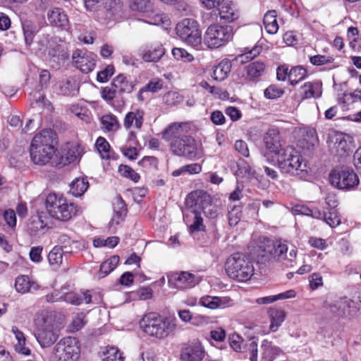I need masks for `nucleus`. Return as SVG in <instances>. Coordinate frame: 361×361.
I'll return each instance as SVG.
<instances>
[{"mask_svg":"<svg viewBox=\"0 0 361 361\" xmlns=\"http://www.w3.org/2000/svg\"><path fill=\"white\" fill-rule=\"evenodd\" d=\"M80 352L78 339L71 336L62 338L54 348V356L59 361H76Z\"/></svg>","mask_w":361,"mask_h":361,"instance_id":"nucleus-10","label":"nucleus"},{"mask_svg":"<svg viewBox=\"0 0 361 361\" xmlns=\"http://www.w3.org/2000/svg\"><path fill=\"white\" fill-rule=\"evenodd\" d=\"M47 19L52 25L63 30H66L68 27L69 21L68 16L61 8H54L48 11Z\"/></svg>","mask_w":361,"mask_h":361,"instance_id":"nucleus-24","label":"nucleus"},{"mask_svg":"<svg viewBox=\"0 0 361 361\" xmlns=\"http://www.w3.org/2000/svg\"><path fill=\"white\" fill-rule=\"evenodd\" d=\"M89 188V183L85 178H76L70 184V192L75 197H81Z\"/></svg>","mask_w":361,"mask_h":361,"instance_id":"nucleus-40","label":"nucleus"},{"mask_svg":"<svg viewBox=\"0 0 361 361\" xmlns=\"http://www.w3.org/2000/svg\"><path fill=\"white\" fill-rule=\"evenodd\" d=\"M235 166H232V170L234 171L235 176L248 179L255 178L258 180L259 187L262 189H266L269 187V181L264 180L262 177H259L245 159H238L235 162Z\"/></svg>","mask_w":361,"mask_h":361,"instance_id":"nucleus-18","label":"nucleus"},{"mask_svg":"<svg viewBox=\"0 0 361 361\" xmlns=\"http://www.w3.org/2000/svg\"><path fill=\"white\" fill-rule=\"evenodd\" d=\"M100 123L102 129L107 133L116 132L121 127L118 118L111 113L103 115L100 118Z\"/></svg>","mask_w":361,"mask_h":361,"instance_id":"nucleus-31","label":"nucleus"},{"mask_svg":"<svg viewBox=\"0 0 361 361\" xmlns=\"http://www.w3.org/2000/svg\"><path fill=\"white\" fill-rule=\"evenodd\" d=\"M112 86L120 93H130L134 88V83L123 74L117 75L112 81Z\"/></svg>","mask_w":361,"mask_h":361,"instance_id":"nucleus-37","label":"nucleus"},{"mask_svg":"<svg viewBox=\"0 0 361 361\" xmlns=\"http://www.w3.org/2000/svg\"><path fill=\"white\" fill-rule=\"evenodd\" d=\"M279 168L282 173L300 176L308 173H316L317 169L310 166V161L313 159H276Z\"/></svg>","mask_w":361,"mask_h":361,"instance_id":"nucleus-11","label":"nucleus"},{"mask_svg":"<svg viewBox=\"0 0 361 361\" xmlns=\"http://www.w3.org/2000/svg\"><path fill=\"white\" fill-rule=\"evenodd\" d=\"M231 62L230 60L225 59L221 61L213 70L212 77L215 80L223 81L229 75L231 71Z\"/></svg>","mask_w":361,"mask_h":361,"instance_id":"nucleus-34","label":"nucleus"},{"mask_svg":"<svg viewBox=\"0 0 361 361\" xmlns=\"http://www.w3.org/2000/svg\"><path fill=\"white\" fill-rule=\"evenodd\" d=\"M202 307L210 310L225 309L233 305V300L229 297L204 295L198 302Z\"/></svg>","mask_w":361,"mask_h":361,"instance_id":"nucleus-21","label":"nucleus"},{"mask_svg":"<svg viewBox=\"0 0 361 361\" xmlns=\"http://www.w3.org/2000/svg\"><path fill=\"white\" fill-rule=\"evenodd\" d=\"M206 351L199 340H193L185 344L180 350V361H202Z\"/></svg>","mask_w":361,"mask_h":361,"instance_id":"nucleus-17","label":"nucleus"},{"mask_svg":"<svg viewBox=\"0 0 361 361\" xmlns=\"http://www.w3.org/2000/svg\"><path fill=\"white\" fill-rule=\"evenodd\" d=\"M49 214L59 221H67L77 215L78 206L69 202L61 194L49 193L45 200Z\"/></svg>","mask_w":361,"mask_h":361,"instance_id":"nucleus-3","label":"nucleus"},{"mask_svg":"<svg viewBox=\"0 0 361 361\" xmlns=\"http://www.w3.org/2000/svg\"><path fill=\"white\" fill-rule=\"evenodd\" d=\"M95 148L100 154L101 158H110V145L105 138L99 137L95 142Z\"/></svg>","mask_w":361,"mask_h":361,"instance_id":"nucleus-54","label":"nucleus"},{"mask_svg":"<svg viewBox=\"0 0 361 361\" xmlns=\"http://www.w3.org/2000/svg\"><path fill=\"white\" fill-rule=\"evenodd\" d=\"M262 50V47L261 46L255 45L251 49L238 55L236 57V60L243 63H246L259 56Z\"/></svg>","mask_w":361,"mask_h":361,"instance_id":"nucleus-53","label":"nucleus"},{"mask_svg":"<svg viewBox=\"0 0 361 361\" xmlns=\"http://www.w3.org/2000/svg\"><path fill=\"white\" fill-rule=\"evenodd\" d=\"M165 49L160 43H155L145 50L142 59L146 62H157L164 55Z\"/></svg>","mask_w":361,"mask_h":361,"instance_id":"nucleus-30","label":"nucleus"},{"mask_svg":"<svg viewBox=\"0 0 361 361\" xmlns=\"http://www.w3.org/2000/svg\"><path fill=\"white\" fill-rule=\"evenodd\" d=\"M56 139V134L53 130H42L32 139L30 149V158H52L56 152L53 144Z\"/></svg>","mask_w":361,"mask_h":361,"instance_id":"nucleus-5","label":"nucleus"},{"mask_svg":"<svg viewBox=\"0 0 361 361\" xmlns=\"http://www.w3.org/2000/svg\"><path fill=\"white\" fill-rule=\"evenodd\" d=\"M270 253L275 259L287 260L292 266V262H294L297 255V250L293 246L289 249L286 240H279L275 242Z\"/></svg>","mask_w":361,"mask_h":361,"instance_id":"nucleus-19","label":"nucleus"},{"mask_svg":"<svg viewBox=\"0 0 361 361\" xmlns=\"http://www.w3.org/2000/svg\"><path fill=\"white\" fill-rule=\"evenodd\" d=\"M87 322L86 313L78 312L73 315L68 329L71 332H77L83 328Z\"/></svg>","mask_w":361,"mask_h":361,"instance_id":"nucleus-47","label":"nucleus"},{"mask_svg":"<svg viewBox=\"0 0 361 361\" xmlns=\"http://www.w3.org/2000/svg\"><path fill=\"white\" fill-rule=\"evenodd\" d=\"M172 54L176 60H182L184 62H191L194 60L193 56L183 48H173Z\"/></svg>","mask_w":361,"mask_h":361,"instance_id":"nucleus-60","label":"nucleus"},{"mask_svg":"<svg viewBox=\"0 0 361 361\" xmlns=\"http://www.w3.org/2000/svg\"><path fill=\"white\" fill-rule=\"evenodd\" d=\"M33 163L39 166L50 165L51 166L61 169L71 164L70 159H31Z\"/></svg>","mask_w":361,"mask_h":361,"instance_id":"nucleus-52","label":"nucleus"},{"mask_svg":"<svg viewBox=\"0 0 361 361\" xmlns=\"http://www.w3.org/2000/svg\"><path fill=\"white\" fill-rule=\"evenodd\" d=\"M65 252L59 246H54L49 252L48 261L53 269H58L63 263Z\"/></svg>","mask_w":361,"mask_h":361,"instance_id":"nucleus-42","label":"nucleus"},{"mask_svg":"<svg viewBox=\"0 0 361 361\" xmlns=\"http://www.w3.org/2000/svg\"><path fill=\"white\" fill-rule=\"evenodd\" d=\"M130 7L133 11L147 12L151 9L152 6L149 0H133Z\"/></svg>","mask_w":361,"mask_h":361,"instance_id":"nucleus-61","label":"nucleus"},{"mask_svg":"<svg viewBox=\"0 0 361 361\" xmlns=\"http://www.w3.org/2000/svg\"><path fill=\"white\" fill-rule=\"evenodd\" d=\"M87 10L97 12L99 20L106 25L126 17L120 0H84Z\"/></svg>","mask_w":361,"mask_h":361,"instance_id":"nucleus-2","label":"nucleus"},{"mask_svg":"<svg viewBox=\"0 0 361 361\" xmlns=\"http://www.w3.org/2000/svg\"><path fill=\"white\" fill-rule=\"evenodd\" d=\"M96 59L94 53L86 49H78L72 54L73 64L83 73H89L94 69Z\"/></svg>","mask_w":361,"mask_h":361,"instance_id":"nucleus-15","label":"nucleus"},{"mask_svg":"<svg viewBox=\"0 0 361 361\" xmlns=\"http://www.w3.org/2000/svg\"><path fill=\"white\" fill-rule=\"evenodd\" d=\"M265 66L262 62L255 61L249 64L247 67V74L250 80H254L260 77L264 73Z\"/></svg>","mask_w":361,"mask_h":361,"instance_id":"nucleus-48","label":"nucleus"},{"mask_svg":"<svg viewBox=\"0 0 361 361\" xmlns=\"http://www.w3.org/2000/svg\"><path fill=\"white\" fill-rule=\"evenodd\" d=\"M193 214V222L189 226V232L190 233L204 231V226L203 224V219L201 216V213L196 209L191 211Z\"/></svg>","mask_w":361,"mask_h":361,"instance_id":"nucleus-51","label":"nucleus"},{"mask_svg":"<svg viewBox=\"0 0 361 361\" xmlns=\"http://www.w3.org/2000/svg\"><path fill=\"white\" fill-rule=\"evenodd\" d=\"M219 15L226 23H232L239 18V12L233 3L223 4L219 8Z\"/></svg>","mask_w":361,"mask_h":361,"instance_id":"nucleus-29","label":"nucleus"},{"mask_svg":"<svg viewBox=\"0 0 361 361\" xmlns=\"http://www.w3.org/2000/svg\"><path fill=\"white\" fill-rule=\"evenodd\" d=\"M47 214L44 212H38L36 216L31 219L30 230L33 232H37L48 227Z\"/></svg>","mask_w":361,"mask_h":361,"instance_id":"nucleus-45","label":"nucleus"},{"mask_svg":"<svg viewBox=\"0 0 361 361\" xmlns=\"http://www.w3.org/2000/svg\"><path fill=\"white\" fill-rule=\"evenodd\" d=\"M310 63L314 66H327L329 70L337 68L338 66L335 63L334 58L329 55L317 54L310 58Z\"/></svg>","mask_w":361,"mask_h":361,"instance_id":"nucleus-44","label":"nucleus"},{"mask_svg":"<svg viewBox=\"0 0 361 361\" xmlns=\"http://www.w3.org/2000/svg\"><path fill=\"white\" fill-rule=\"evenodd\" d=\"M284 93L282 88L276 85H271L265 89L264 97L269 99H276L281 97Z\"/></svg>","mask_w":361,"mask_h":361,"instance_id":"nucleus-58","label":"nucleus"},{"mask_svg":"<svg viewBox=\"0 0 361 361\" xmlns=\"http://www.w3.org/2000/svg\"><path fill=\"white\" fill-rule=\"evenodd\" d=\"M335 147L338 152L339 158H345L349 156L350 145L345 139V135L342 133L336 135Z\"/></svg>","mask_w":361,"mask_h":361,"instance_id":"nucleus-46","label":"nucleus"},{"mask_svg":"<svg viewBox=\"0 0 361 361\" xmlns=\"http://www.w3.org/2000/svg\"><path fill=\"white\" fill-rule=\"evenodd\" d=\"M326 309L332 317L338 318L353 317L358 311L357 303L346 297L340 298L328 304Z\"/></svg>","mask_w":361,"mask_h":361,"instance_id":"nucleus-12","label":"nucleus"},{"mask_svg":"<svg viewBox=\"0 0 361 361\" xmlns=\"http://www.w3.org/2000/svg\"><path fill=\"white\" fill-rule=\"evenodd\" d=\"M264 142L267 149L275 155H281L283 151L279 130L276 128L268 130L264 136Z\"/></svg>","mask_w":361,"mask_h":361,"instance_id":"nucleus-23","label":"nucleus"},{"mask_svg":"<svg viewBox=\"0 0 361 361\" xmlns=\"http://www.w3.org/2000/svg\"><path fill=\"white\" fill-rule=\"evenodd\" d=\"M306 76V70L301 66L292 68L288 73V80L291 85H297Z\"/></svg>","mask_w":361,"mask_h":361,"instance_id":"nucleus-49","label":"nucleus"},{"mask_svg":"<svg viewBox=\"0 0 361 361\" xmlns=\"http://www.w3.org/2000/svg\"><path fill=\"white\" fill-rule=\"evenodd\" d=\"M281 352V348L271 341L264 340L261 344L260 361H274Z\"/></svg>","mask_w":361,"mask_h":361,"instance_id":"nucleus-27","label":"nucleus"},{"mask_svg":"<svg viewBox=\"0 0 361 361\" xmlns=\"http://www.w3.org/2000/svg\"><path fill=\"white\" fill-rule=\"evenodd\" d=\"M145 111L141 109H135L128 111L123 118V127L129 130L127 142L136 143L137 135L133 129L140 130L144 123Z\"/></svg>","mask_w":361,"mask_h":361,"instance_id":"nucleus-13","label":"nucleus"},{"mask_svg":"<svg viewBox=\"0 0 361 361\" xmlns=\"http://www.w3.org/2000/svg\"><path fill=\"white\" fill-rule=\"evenodd\" d=\"M263 23L264 28L269 34H275L279 30L276 20V12L274 10L269 11L264 16Z\"/></svg>","mask_w":361,"mask_h":361,"instance_id":"nucleus-43","label":"nucleus"},{"mask_svg":"<svg viewBox=\"0 0 361 361\" xmlns=\"http://www.w3.org/2000/svg\"><path fill=\"white\" fill-rule=\"evenodd\" d=\"M190 129L188 122H174L169 124L162 133V137L171 142L176 139H180Z\"/></svg>","mask_w":361,"mask_h":361,"instance_id":"nucleus-22","label":"nucleus"},{"mask_svg":"<svg viewBox=\"0 0 361 361\" xmlns=\"http://www.w3.org/2000/svg\"><path fill=\"white\" fill-rule=\"evenodd\" d=\"M322 93V83L318 82H305L300 90V94L302 99L318 98L321 97Z\"/></svg>","mask_w":361,"mask_h":361,"instance_id":"nucleus-26","label":"nucleus"},{"mask_svg":"<svg viewBox=\"0 0 361 361\" xmlns=\"http://www.w3.org/2000/svg\"><path fill=\"white\" fill-rule=\"evenodd\" d=\"M176 32L180 39L195 49H198L202 43V34L198 23L192 18H185L176 27Z\"/></svg>","mask_w":361,"mask_h":361,"instance_id":"nucleus-9","label":"nucleus"},{"mask_svg":"<svg viewBox=\"0 0 361 361\" xmlns=\"http://www.w3.org/2000/svg\"><path fill=\"white\" fill-rule=\"evenodd\" d=\"M233 29L230 25L212 24L203 36V43L209 49H216L226 46L233 38Z\"/></svg>","mask_w":361,"mask_h":361,"instance_id":"nucleus-7","label":"nucleus"},{"mask_svg":"<svg viewBox=\"0 0 361 361\" xmlns=\"http://www.w3.org/2000/svg\"><path fill=\"white\" fill-rule=\"evenodd\" d=\"M11 331L17 340V343L14 346L16 351L24 355H30V350L25 345L26 339L23 332L16 326H13Z\"/></svg>","mask_w":361,"mask_h":361,"instance_id":"nucleus-38","label":"nucleus"},{"mask_svg":"<svg viewBox=\"0 0 361 361\" xmlns=\"http://www.w3.org/2000/svg\"><path fill=\"white\" fill-rule=\"evenodd\" d=\"M170 147L173 154L178 157H194L197 151L196 140L190 135H184L172 141Z\"/></svg>","mask_w":361,"mask_h":361,"instance_id":"nucleus-14","label":"nucleus"},{"mask_svg":"<svg viewBox=\"0 0 361 361\" xmlns=\"http://www.w3.org/2000/svg\"><path fill=\"white\" fill-rule=\"evenodd\" d=\"M99 356L102 361H124L121 353L114 346H104L100 348Z\"/></svg>","mask_w":361,"mask_h":361,"instance_id":"nucleus-32","label":"nucleus"},{"mask_svg":"<svg viewBox=\"0 0 361 361\" xmlns=\"http://www.w3.org/2000/svg\"><path fill=\"white\" fill-rule=\"evenodd\" d=\"M297 146L303 151L310 150L318 142L315 129L302 128L297 132Z\"/></svg>","mask_w":361,"mask_h":361,"instance_id":"nucleus-20","label":"nucleus"},{"mask_svg":"<svg viewBox=\"0 0 361 361\" xmlns=\"http://www.w3.org/2000/svg\"><path fill=\"white\" fill-rule=\"evenodd\" d=\"M34 335L42 348H49L58 340L59 329L51 318H42L37 320Z\"/></svg>","mask_w":361,"mask_h":361,"instance_id":"nucleus-8","label":"nucleus"},{"mask_svg":"<svg viewBox=\"0 0 361 361\" xmlns=\"http://www.w3.org/2000/svg\"><path fill=\"white\" fill-rule=\"evenodd\" d=\"M119 262V257L118 255H113L103 262L98 272V278L103 279L108 276L113 271Z\"/></svg>","mask_w":361,"mask_h":361,"instance_id":"nucleus-39","label":"nucleus"},{"mask_svg":"<svg viewBox=\"0 0 361 361\" xmlns=\"http://www.w3.org/2000/svg\"><path fill=\"white\" fill-rule=\"evenodd\" d=\"M330 183L335 188L343 190H355L360 184V180L353 169L346 165L335 167L329 176Z\"/></svg>","mask_w":361,"mask_h":361,"instance_id":"nucleus-6","label":"nucleus"},{"mask_svg":"<svg viewBox=\"0 0 361 361\" xmlns=\"http://www.w3.org/2000/svg\"><path fill=\"white\" fill-rule=\"evenodd\" d=\"M168 278L169 286L179 290L192 288L201 281L200 277L188 271L175 272Z\"/></svg>","mask_w":361,"mask_h":361,"instance_id":"nucleus-16","label":"nucleus"},{"mask_svg":"<svg viewBox=\"0 0 361 361\" xmlns=\"http://www.w3.org/2000/svg\"><path fill=\"white\" fill-rule=\"evenodd\" d=\"M164 102L169 106H175L183 101V96L178 92L170 91L163 96Z\"/></svg>","mask_w":361,"mask_h":361,"instance_id":"nucleus-56","label":"nucleus"},{"mask_svg":"<svg viewBox=\"0 0 361 361\" xmlns=\"http://www.w3.org/2000/svg\"><path fill=\"white\" fill-rule=\"evenodd\" d=\"M15 288L17 292L25 294L32 289L37 290L39 286L35 282L31 281L27 276L21 275L16 278Z\"/></svg>","mask_w":361,"mask_h":361,"instance_id":"nucleus-35","label":"nucleus"},{"mask_svg":"<svg viewBox=\"0 0 361 361\" xmlns=\"http://www.w3.org/2000/svg\"><path fill=\"white\" fill-rule=\"evenodd\" d=\"M331 228L338 226L341 223V219L335 210L322 214V218Z\"/></svg>","mask_w":361,"mask_h":361,"instance_id":"nucleus-59","label":"nucleus"},{"mask_svg":"<svg viewBox=\"0 0 361 361\" xmlns=\"http://www.w3.org/2000/svg\"><path fill=\"white\" fill-rule=\"evenodd\" d=\"M62 300L72 305H79L83 302L81 293L70 292L63 295Z\"/></svg>","mask_w":361,"mask_h":361,"instance_id":"nucleus-63","label":"nucleus"},{"mask_svg":"<svg viewBox=\"0 0 361 361\" xmlns=\"http://www.w3.org/2000/svg\"><path fill=\"white\" fill-rule=\"evenodd\" d=\"M268 313L270 319L269 329L276 332L284 322L286 312L281 309L270 308Z\"/></svg>","mask_w":361,"mask_h":361,"instance_id":"nucleus-33","label":"nucleus"},{"mask_svg":"<svg viewBox=\"0 0 361 361\" xmlns=\"http://www.w3.org/2000/svg\"><path fill=\"white\" fill-rule=\"evenodd\" d=\"M225 269L230 278L240 282L249 281L255 273L252 260L240 252L234 253L227 259Z\"/></svg>","mask_w":361,"mask_h":361,"instance_id":"nucleus-4","label":"nucleus"},{"mask_svg":"<svg viewBox=\"0 0 361 361\" xmlns=\"http://www.w3.org/2000/svg\"><path fill=\"white\" fill-rule=\"evenodd\" d=\"M58 243L65 252V258L73 252L84 247V243L81 240H73L66 234H61L58 238Z\"/></svg>","mask_w":361,"mask_h":361,"instance_id":"nucleus-25","label":"nucleus"},{"mask_svg":"<svg viewBox=\"0 0 361 361\" xmlns=\"http://www.w3.org/2000/svg\"><path fill=\"white\" fill-rule=\"evenodd\" d=\"M293 211L295 214H301L312 216L315 219H321L322 213L317 209H311L303 204H296L293 207Z\"/></svg>","mask_w":361,"mask_h":361,"instance_id":"nucleus-50","label":"nucleus"},{"mask_svg":"<svg viewBox=\"0 0 361 361\" xmlns=\"http://www.w3.org/2000/svg\"><path fill=\"white\" fill-rule=\"evenodd\" d=\"M22 28L25 42L27 46H30L33 42L35 35L39 32V27L33 21L25 20L22 22Z\"/></svg>","mask_w":361,"mask_h":361,"instance_id":"nucleus-36","label":"nucleus"},{"mask_svg":"<svg viewBox=\"0 0 361 361\" xmlns=\"http://www.w3.org/2000/svg\"><path fill=\"white\" fill-rule=\"evenodd\" d=\"M202 171V166L199 164H191L183 166L180 169L173 171L172 175L175 177L179 176L183 173L188 174H197Z\"/></svg>","mask_w":361,"mask_h":361,"instance_id":"nucleus-55","label":"nucleus"},{"mask_svg":"<svg viewBox=\"0 0 361 361\" xmlns=\"http://www.w3.org/2000/svg\"><path fill=\"white\" fill-rule=\"evenodd\" d=\"M140 325L147 335L157 338H164L172 334L176 328L175 318L162 317L156 312L144 315Z\"/></svg>","mask_w":361,"mask_h":361,"instance_id":"nucleus-1","label":"nucleus"},{"mask_svg":"<svg viewBox=\"0 0 361 361\" xmlns=\"http://www.w3.org/2000/svg\"><path fill=\"white\" fill-rule=\"evenodd\" d=\"M114 73V66L108 65L104 69L97 73V80L99 82H106L113 75Z\"/></svg>","mask_w":361,"mask_h":361,"instance_id":"nucleus-64","label":"nucleus"},{"mask_svg":"<svg viewBox=\"0 0 361 361\" xmlns=\"http://www.w3.org/2000/svg\"><path fill=\"white\" fill-rule=\"evenodd\" d=\"M134 298L141 300H146L152 298L153 290L150 287H141L136 291L133 292Z\"/></svg>","mask_w":361,"mask_h":361,"instance_id":"nucleus-62","label":"nucleus"},{"mask_svg":"<svg viewBox=\"0 0 361 361\" xmlns=\"http://www.w3.org/2000/svg\"><path fill=\"white\" fill-rule=\"evenodd\" d=\"M118 172L122 176L132 180L135 183H137L140 179V175L129 166L123 164L120 165L118 167Z\"/></svg>","mask_w":361,"mask_h":361,"instance_id":"nucleus-57","label":"nucleus"},{"mask_svg":"<svg viewBox=\"0 0 361 361\" xmlns=\"http://www.w3.org/2000/svg\"><path fill=\"white\" fill-rule=\"evenodd\" d=\"M60 158H81L85 153V147L76 142H67L61 147Z\"/></svg>","mask_w":361,"mask_h":361,"instance_id":"nucleus-28","label":"nucleus"},{"mask_svg":"<svg viewBox=\"0 0 361 361\" xmlns=\"http://www.w3.org/2000/svg\"><path fill=\"white\" fill-rule=\"evenodd\" d=\"M200 194H202L201 191H195L188 194L185 199V204L187 207L191 208L193 207H199L202 209V212L204 214H207V212L204 211L206 207L203 206V202H206V198L207 197V196H200Z\"/></svg>","mask_w":361,"mask_h":361,"instance_id":"nucleus-41","label":"nucleus"}]
</instances>
